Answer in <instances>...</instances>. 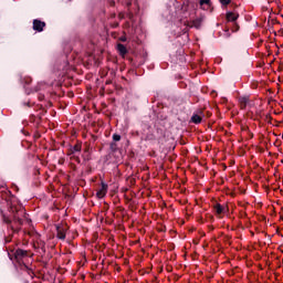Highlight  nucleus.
Wrapping results in <instances>:
<instances>
[{"label":"nucleus","instance_id":"nucleus-36","mask_svg":"<svg viewBox=\"0 0 283 283\" xmlns=\"http://www.w3.org/2000/svg\"><path fill=\"white\" fill-rule=\"evenodd\" d=\"M281 137L283 138V133L281 134Z\"/></svg>","mask_w":283,"mask_h":283},{"label":"nucleus","instance_id":"nucleus-29","mask_svg":"<svg viewBox=\"0 0 283 283\" xmlns=\"http://www.w3.org/2000/svg\"><path fill=\"white\" fill-rule=\"evenodd\" d=\"M237 30H240V25L235 24Z\"/></svg>","mask_w":283,"mask_h":283},{"label":"nucleus","instance_id":"nucleus-24","mask_svg":"<svg viewBox=\"0 0 283 283\" xmlns=\"http://www.w3.org/2000/svg\"><path fill=\"white\" fill-rule=\"evenodd\" d=\"M109 6L115 7V6H116V2H115L114 0H111V1H109Z\"/></svg>","mask_w":283,"mask_h":283},{"label":"nucleus","instance_id":"nucleus-2","mask_svg":"<svg viewBox=\"0 0 283 283\" xmlns=\"http://www.w3.org/2000/svg\"><path fill=\"white\" fill-rule=\"evenodd\" d=\"M45 25H46V23L45 22H43V21H41V20H39V19H34L33 20V30L35 31V32H43V30L45 29Z\"/></svg>","mask_w":283,"mask_h":283},{"label":"nucleus","instance_id":"nucleus-25","mask_svg":"<svg viewBox=\"0 0 283 283\" xmlns=\"http://www.w3.org/2000/svg\"><path fill=\"white\" fill-rule=\"evenodd\" d=\"M44 98H45V95H40V96H39V99H40V101H44Z\"/></svg>","mask_w":283,"mask_h":283},{"label":"nucleus","instance_id":"nucleus-12","mask_svg":"<svg viewBox=\"0 0 283 283\" xmlns=\"http://www.w3.org/2000/svg\"><path fill=\"white\" fill-rule=\"evenodd\" d=\"M191 123H193L195 125H200V123H202V116L193 114L191 116Z\"/></svg>","mask_w":283,"mask_h":283},{"label":"nucleus","instance_id":"nucleus-37","mask_svg":"<svg viewBox=\"0 0 283 283\" xmlns=\"http://www.w3.org/2000/svg\"><path fill=\"white\" fill-rule=\"evenodd\" d=\"M281 163L283 164V159H281Z\"/></svg>","mask_w":283,"mask_h":283},{"label":"nucleus","instance_id":"nucleus-18","mask_svg":"<svg viewBox=\"0 0 283 283\" xmlns=\"http://www.w3.org/2000/svg\"><path fill=\"white\" fill-rule=\"evenodd\" d=\"M219 2L221 3V6H229V3H231V0H219Z\"/></svg>","mask_w":283,"mask_h":283},{"label":"nucleus","instance_id":"nucleus-22","mask_svg":"<svg viewBox=\"0 0 283 283\" xmlns=\"http://www.w3.org/2000/svg\"><path fill=\"white\" fill-rule=\"evenodd\" d=\"M119 41H122V43H125L127 41V36L119 38Z\"/></svg>","mask_w":283,"mask_h":283},{"label":"nucleus","instance_id":"nucleus-5","mask_svg":"<svg viewBox=\"0 0 283 283\" xmlns=\"http://www.w3.org/2000/svg\"><path fill=\"white\" fill-rule=\"evenodd\" d=\"M107 184L102 181V188L96 192L97 198H105L107 196Z\"/></svg>","mask_w":283,"mask_h":283},{"label":"nucleus","instance_id":"nucleus-14","mask_svg":"<svg viewBox=\"0 0 283 283\" xmlns=\"http://www.w3.org/2000/svg\"><path fill=\"white\" fill-rule=\"evenodd\" d=\"M82 158L85 163H88V160H92V156L90 155V148H85L84 154L82 155Z\"/></svg>","mask_w":283,"mask_h":283},{"label":"nucleus","instance_id":"nucleus-28","mask_svg":"<svg viewBox=\"0 0 283 283\" xmlns=\"http://www.w3.org/2000/svg\"><path fill=\"white\" fill-rule=\"evenodd\" d=\"M14 189H15V191H19V187L18 186H14Z\"/></svg>","mask_w":283,"mask_h":283},{"label":"nucleus","instance_id":"nucleus-34","mask_svg":"<svg viewBox=\"0 0 283 283\" xmlns=\"http://www.w3.org/2000/svg\"><path fill=\"white\" fill-rule=\"evenodd\" d=\"M280 219L283 220V216L282 214H280Z\"/></svg>","mask_w":283,"mask_h":283},{"label":"nucleus","instance_id":"nucleus-38","mask_svg":"<svg viewBox=\"0 0 283 283\" xmlns=\"http://www.w3.org/2000/svg\"><path fill=\"white\" fill-rule=\"evenodd\" d=\"M281 17L283 18V14H281Z\"/></svg>","mask_w":283,"mask_h":283},{"label":"nucleus","instance_id":"nucleus-31","mask_svg":"<svg viewBox=\"0 0 283 283\" xmlns=\"http://www.w3.org/2000/svg\"><path fill=\"white\" fill-rule=\"evenodd\" d=\"M207 116H208V117L211 116V113L208 112V113H207Z\"/></svg>","mask_w":283,"mask_h":283},{"label":"nucleus","instance_id":"nucleus-32","mask_svg":"<svg viewBox=\"0 0 283 283\" xmlns=\"http://www.w3.org/2000/svg\"><path fill=\"white\" fill-rule=\"evenodd\" d=\"M275 145H276V147H280V144H277V142H275Z\"/></svg>","mask_w":283,"mask_h":283},{"label":"nucleus","instance_id":"nucleus-1","mask_svg":"<svg viewBox=\"0 0 283 283\" xmlns=\"http://www.w3.org/2000/svg\"><path fill=\"white\" fill-rule=\"evenodd\" d=\"M9 211L13 217V222L15 226L12 224V220H10V218H8L6 214H2V220L4 224L9 226L8 229L12 230V233H19V228L21 227V224H23V217L25 216V210L21 206L11 205L9 207Z\"/></svg>","mask_w":283,"mask_h":283},{"label":"nucleus","instance_id":"nucleus-4","mask_svg":"<svg viewBox=\"0 0 283 283\" xmlns=\"http://www.w3.org/2000/svg\"><path fill=\"white\" fill-rule=\"evenodd\" d=\"M11 196H12V192L8 190V188H3L2 190H0V202L1 200H6V202H9Z\"/></svg>","mask_w":283,"mask_h":283},{"label":"nucleus","instance_id":"nucleus-11","mask_svg":"<svg viewBox=\"0 0 283 283\" xmlns=\"http://www.w3.org/2000/svg\"><path fill=\"white\" fill-rule=\"evenodd\" d=\"M117 51L120 54V56H125V54H127V46H125L124 44H117Z\"/></svg>","mask_w":283,"mask_h":283},{"label":"nucleus","instance_id":"nucleus-8","mask_svg":"<svg viewBox=\"0 0 283 283\" xmlns=\"http://www.w3.org/2000/svg\"><path fill=\"white\" fill-rule=\"evenodd\" d=\"M240 17V14L238 13H233V12H228L226 14V19L227 21H231L232 23H235V21H238V18Z\"/></svg>","mask_w":283,"mask_h":283},{"label":"nucleus","instance_id":"nucleus-17","mask_svg":"<svg viewBox=\"0 0 283 283\" xmlns=\"http://www.w3.org/2000/svg\"><path fill=\"white\" fill-rule=\"evenodd\" d=\"M113 140H114L115 143H118V142L120 140V135L114 134V135H113Z\"/></svg>","mask_w":283,"mask_h":283},{"label":"nucleus","instance_id":"nucleus-3","mask_svg":"<svg viewBox=\"0 0 283 283\" xmlns=\"http://www.w3.org/2000/svg\"><path fill=\"white\" fill-rule=\"evenodd\" d=\"M66 231H67V226H56V235L59 240H65L66 237Z\"/></svg>","mask_w":283,"mask_h":283},{"label":"nucleus","instance_id":"nucleus-23","mask_svg":"<svg viewBox=\"0 0 283 283\" xmlns=\"http://www.w3.org/2000/svg\"><path fill=\"white\" fill-rule=\"evenodd\" d=\"M4 240H6V243L8 244L9 242L12 241V237H8V238H6Z\"/></svg>","mask_w":283,"mask_h":283},{"label":"nucleus","instance_id":"nucleus-16","mask_svg":"<svg viewBox=\"0 0 283 283\" xmlns=\"http://www.w3.org/2000/svg\"><path fill=\"white\" fill-rule=\"evenodd\" d=\"M200 6H209L211 3V0H200Z\"/></svg>","mask_w":283,"mask_h":283},{"label":"nucleus","instance_id":"nucleus-15","mask_svg":"<svg viewBox=\"0 0 283 283\" xmlns=\"http://www.w3.org/2000/svg\"><path fill=\"white\" fill-rule=\"evenodd\" d=\"M109 149H111V151H117L118 145L115 142H113V143H111Z\"/></svg>","mask_w":283,"mask_h":283},{"label":"nucleus","instance_id":"nucleus-9","mask_svg":"<svg viewBox=\"0 0 283 283\" xmlns=\"http://www.w3.org/2000/svg\"><path fill=\"white\" fill-rule=\"evenodd\" d=\"M191 23H192L190 25L191 28H196V30H200V28H202V18H197Z\"/></svg>","mask_w":283,"mask_h":283},{"label":"nucleus","instance_id":"nucleus-13","mask_svg":"<svg viewBox=\"0 0 283 283\" xmlns=\"http://www.w3.org/2000/svg\"><path fill=\"white\" fill-rule=\"evenodd\" d=\"M239 103H240V108L241 109H247V105L249 103V98L247 97H240L239 98Z\"/></svg>","mask_w":283,"mask_h":283},{"label":"nucleus","instance_id":"nucleus-33","mask_svg":"<svg viewBox=\"0 0 283 283\" xmlns=\"http://www.w3.org/2000/svg\"><path fill=\"white\" fill-rule=\"evenodd\" d=\"M127 6H128V7L132 6V2H127Z\"/></svg>","mask_w":283,"mask_h":283},{"label":"nucleus","instance_id":"nucleus-7","mask_svg":"<svg viewBox=\"0 0 283 283\" xmlns=\"http://www.w3.org/2000/svg\"><path fill=\"white\" fill-rule=\"evenodd\" d=\"M82 147H83V145L77 142L73 147L70 148V154H69V156H72V155H74V154L81 153Z\"/></svg>","mask_w":283,"mask_h":283},{"label":"nucleus","instance_id":"nucleus-20","mask_svg":"<svg viewBox=\"0 0 283 283\" xmlns=\"http://www.w3.org/2000/svg\"><path fill=\"white\" fill-rule=\"evenodd\" d=\"M73 160H75V163H77V165H81V157L73 156Z\"/></svg>","mask_w":283,"mask_h":283},{"label":"nucleus","instance_id":"nucleus-10","mask_svg":"<svg viewBox=\"0 0 283 283\" xmlns=\"http://www.w3.org/2000/svg\"><path fill=\"white\" fill-rule=\"evenodd\" d=\"M213 209L218 216H222V213H224V207L220 203H216Z\"/></svg>","mask_w":283,"mask_h":283},{"label":"nucleus","instance_id":"nucleus-19","mask_svg":"<svg viewBox=\"0 0 283 283\" xmlns=\"http://www.w3.org/2000/svg\"><path fill=\"white\" fill-rule=\"evenodd\" d=\"M25 85H30L32 83V77H24Z\"/></svg>","mask_w":283,"mask_h":283},{"label":"nucleus","instance_id":"nucleus-35","mask_svg":"<svg viewBox=\"0 0 283 283\" xmlns=\"http://www.w3.org/2000/svg\"><path fill=\"white\" fill-rule=\"evenodd\" d=\"M28 107H30V103H27Z\"/></svg>","mask_w":283,"mask_h":283},{"label":"nucleus","instance_id":"nucleus-21","mask_svg":"<svg viewBox=\"0 0 283 283\" xmlns=\"http://www.w3.org/2000/svg\"><path fill=\"white\" fill-rule=\"evenodd\" d=\"M3 189H6V182L0 181V191H2Z\"/></svg>","mask_w":283,"mask_h":283},{"label":"nucleus","instance_id":"nucleus-26","mask_svg":"<svg viewBox=\"0 0 283 283\" xmlns=\"http://www.w3.org/2000/svg\"><path fill=\"white\" fill-rule=\"evenodd\" d=\"M106 85H112V80H107Z\"/></svg>","mask_w":283,"mask_h":283},{"label":"nucleus","instance_id":"nucleus-27","mask_svg":"<svg viewBox=\"0 0 283 283\" xmlns=\"http://www.w3.org/2000/svg\"><path fill=\"white\" fill-rule=\"evenodd\" d=\"M198 114H199L200 116H202V115L205 114V112L199 111Z\"/></svg>","mask_w":283,"mask_h":283},{"label":"nucleus","instance_id":"nucleus-30","mask_svg":"<svg viewBox=\"0 0 283 283\" xmlns=\"http://www.w3.org/2000/svg\"><path fill=\"white\" fill-rule=\"evenodd\" d=\"M274 191H280V188H274Z\"/></svg>","mask_w":283,"mask_h":283},{"label":"nucleus","instance_id":"nucleus-6","mask_svg":"<svg viewBox=\"0 0 283 283\" xmlns=\"http://www.w3.org/2000/svg\"><path fill=\"white\" fill-rule=\"evenodd\" d=\"M15 260H23V258H28V251L18 249L14 252Z\"/></svg>","mask_w":283,"mask_h":283}]
</instances>
